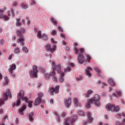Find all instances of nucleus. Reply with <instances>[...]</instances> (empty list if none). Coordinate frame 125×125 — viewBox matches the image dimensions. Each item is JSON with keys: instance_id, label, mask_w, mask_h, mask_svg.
I'll use <instances>...</instances> for the list:
<instances>
[{"instance_id": "obj_1", "label": "nucleus", "mask_w": 125, "mask_h": 125, "mask_svg": "<svg viewBox=\"0 0 125 125\" xmlns=\"http://www.w3.org/2000/svg\"><path fill=\"white\" fill-rule=\"evenodd\" d=\"M21 100H24L25 102H27L28 104V107L29 108H32L33 101H28V98L24 97V91L22 90H20L18 94V100L16 104V106H19L20 105V103H21Z\"/></svg>"}, {"instance_id": "obj_2", "label": "nucleus", "mask_w": 125, "mask_h": 125, "mask_svg": "<svg viewBox=\"0 0 125 125\" xmlns=\"http://www.w3.org/2000/svg\"><path fill=\"white\" fill-rule=\"evenodd\" d=\"M74 46L75 54H79L77 57L78 62H79L80 64L83 63V62H84L85 59H84V57H83V56L81 53H83V51H84V49H83V48H81L80 50H79L78 48H77V46H78V43L77 42H75L74 43Z\"/></svg>"}, {"instance_id": "obj_3", "label": "nucleus", "mask_w": 125, "mask_h": 125, "mask_svg": "<svg viewBox=\"0 0 125 125\" xmlns=\"http://www.w3.org/2000/svg\"><path fill=\"white\" fill-rule=\"evenodd\" d=\"M93 103L96 107H99L101 104L100 103V96L96 94L92 98L89 99L86 105V108H90V104Z\"/></svg>"}, {"instance_id": "obj_4", "label": "nucleus", "mask_w": 125, "mask_h": 125, "mask_svg": "<svg viewBox=\"0 0 125 125\" xmlns=\"http://www.w3.org/2000/svg\"><path fill=\"white\" fill-rule=\"evenodd\" d=\"M26 32V29L23 28V27H21L20 31L17 30V35L19 37L18 40V42H20L21 45H24V41H25V39H24V37H23V34Z\"/></svg>"}, {"instance_id": "obj_5", "label": "nucleus", "mask_w": 125, "mask_h": 125, "mask_svg": "<svg viewBox=\"0 0 125 125\" xmlns=\"http://www.w3.org/2000/svg\"><path fill=\"white\" fill-rule=\"evenodd\" d=\"M52 65V69H53V71L50 73V76L52 77V80L54 82H57V78L55 76L56 73L55 71H57V70H59V68H58V66H60V65H55V62H53L51 63Z\"/></svg>"}, {"instance_id": "obj_6", "label": "nucleus", "mask_w": 125, "mask_h": 125, "mask_svg": "<svg viewBox=\"0 0 125 125\" xmlns=\"http://www.w3.org/2000/svg\"><path fill=\"white\" fill-rule=\"evenodd\" d=\"M106 109L107 111L111 112H119L120 111V107L119 106H115L114 104H108L106 105Z\"/></svg>"}, {"instance_id": "obj_7", "label": "nucleus", "mask_w": 125, "mask_h": 125, "mask_svg": "<svg viewBox=\"0 0 125 125\" xmlns=\"http://www.w3.org/2000/svg\"><path fill=\"white\" fill-rule=\"evenodd\" d=\"M8 96L10 98H11L12 96L11 94L10 93V90H9L8 89L6 90V93H4L3 95V99L0 98V105L3 104V103H4V101H5V100H7Z\"/></svg>"}, {"instance_id": "obj_8", "label": "nucleus", "mask_w": 125, "mask_h": 125, "mask_svg": "<svg viewBox=\"0 0 125 125\" xmlns=\"http://www.w3.org/2000/svg\"><path fill=\"white\" fill-rule=\"evenodd\" d=\"M38 66L34 65L33 66V70L29 72V75L31 78H38Z\"/></svg>"}, {"instance_id": "obj_9", "label": "nucleus", "mask_w": 125, "mask_h": 125, "mask_svg": "<svg viewBox=\"0 0 125 125\" xmlns=\"http://www.w3.org/2000/svg\"><path fill=\"white\" fill-rule=\"evenodd\" d=\"M59 69L57 70L58 74L60 75V77L59 78V82L62 83L64 82V76H65V73L64 72H62L61 71V66H58Z\"/></svg>"}, {"instance_id": "obj_10", "label": "nucleus", "mask_w": 125, "mask_h": 125, "mask_svg": "<svg viewBox=\"0 0 125 125\" xmlns=\"http://www.w3.org/2000/svg\"><path fill=\"white\" fill-rule=\"evenodd\" d=\"M76 119L77 118H67L65 119L64 122L63 123L64 125H73L72 124L75 123L76 121Z\"/></svg>"}, {"instance_id": "obj_11", "label": "nucleus", "mask_w": 125, "mask_h": 125, "mask_svg": "<svg viewBox=\"0 0 125 125\" xmlns=\"http://www.w3.org/2000/svg\"><path fill=\"white\" fill-rule=\"evenodd\" d=\"M37 37L38 39H41L42 40H44V41H47L48 38L47 36L45 34H42V31L39 30L37 31Z\"/></svg>"}, {"instance_id": "obj_12", "label": "nucleus", "mask_w": 125, "mask_h": 125, "mask_svg": "<svg viewBox=\"0 0 125 125\" xmlns=\"http://www.w3.org/2000/svg\"><path fill=\"white\" fill-rule=\"evenodd\" d=\"M45 48L47 50L50 51V52H54V51H56V48H57V46L56 45H54L52 47L50 44H48L46 45Z\"/></svg>"}, {"instance_id": "obj_13", "label": "nucleus", "mask_w": 125, "mask_h": 125, "mask_svg": "<svg viewBox=\"0 0 125 125\" xmlns=\"http://www.w3.org/2000/svg\"><path fill=\"white\" fill-rule=\"evenodd\" d=\"M60 88V86L57 85L55 88H51L49 90V92L50 95H53L54 93H58L59 91V88Z\"/></svg>"}, {"instance_id": "obj_14", "label": "nucleus", "mask_w": 125, "mask_h": 125, "mask_svg": "<svg viewBox=\"0 0 125 125\" xmlns=\"http://www.w3.org/2000/svg\"><path fill=\"white\" fill-rule=\"evenodd\" d=\"M71 100V98H69L64 100V104L66 107H67V108H69V107H70L71 106V104H72V102Z\"/></svg>"}, {"instance_id": "obj_15", "label": "nucleus", "mask_w": 125, "mask_h": 125, "mask_svg": "<svg viewBox=\"0 0 125 125\" xmlns=\"http://www.w3.org/2000/svg\"><path fill=\"white\" fill-rule=\"evenodd\" d=\"M16 69V65L14 63L10 65V67L8 69V71L10 74H13V71Z\"/></svg>"}, {"instance_id": "obj_16", "label": "nucleus", "mask_w": 125, "mask_h": 125, "mask_svg": "<svg viewBox=\"0 0 125 125\" xmlns=\"http://www.w3.org/2000/svg\"><path fill=\"white\" fill-rule=\"evenodd\" d=\"M86 115L88 119V122H89V123H92V122H93L94 119L93 117H91V113L89 112H88Z\"/></svg>"}, {"instance_id": "obj_17", "label": "nucleus", "mask_w": 125, "mask_h": 125, "mask_svg": "<svg viewBox=\"0 0 125 125\" xmlns=\"http://www.w3.org/2000/svg\"><path fill=\"white\" fill-rule=\"evenodd\" d=\"M74 106L76 107H82V104L79 103V100L77 99V98H75L73 100Z\"/></svg>"}, {"instance_id": "obj_18", "label": "nucleus", "mask_w": 125, "mask_h": 125, "mask_svg": "<svg viewBox=\"0 0 125 125\" xmlns=\"http://www.w3.org/2000/svg\"><path fill=\"white\" fill-rule=\"evenodd\" d=\"M41 102H42V99L37 97L35 100V103H34V106H38V105L41 104Z\"/></svg>"}, {"instance_id": "obj_19", "label": "nucleus", "mask_w": 125, "mask_h": 125, "mask_svg": "<svg viewBox=\"0 0 125 125\" xmlns=\"http://www.w3.org/2000/svg\"><path fill=\"white\" fill-rule=\"evenodd\" d=\"M89 70L92 71V68H91V67H87L86 69L85 70V73L86 74L87 76H88V77H91V73L89 72Z\"/></svg>"}, {"instance_id": "obj_20", "label": "nucleus", "mask_w": 125, "mask_h": 125, "mask_svg": "<svg viewBox=\"0 0 125 125\" xmlns=\"http://www.w3.org/2000/svg\"><path fill=\"white\" fill-rule=\"evenodd\" d=\"M26 110V105H23L21 108H20L19 111V113L21 114V115H23V111H25Z\"/></svg>"}, {"instance_id": "obj_21", "label": "nucleus", "mask_w": 125, "mask_h": 125, "mask_svg": "<svg viewBox=\"0 0 125 125\" xmlns=\"http://www.w3.org/2000/svg\"><path fill=\"white\" fill-rule=\"evenodd\" d=\"M34 113L30 112L28 115L29 120L30 122H33L34 121Z\"/></svg>"}, {"instance_id": "obj_22", "label": "nucleus", "mask_w": 125, "mask_h": 125, "mask_svg": "<svg viewBox=\"0 0 125 125\" xmlns=\"http://www.w3.org/2000/svg\"><path fill=\"white\" fill-rule=\"evenodd\" d=\"M92 93H93V91L92 90H88L85 95V97L88 98L90 96V94H92Z\"/></svg>"}, {"instance_id": "obj_23", "label": "nucleus", "mask_w": 125, "mask_h": 125, "mask_svg": "<svg viewBox=\"0 0 125 125\" xmlns=\"http://www.w3.org/2000/svg\"><path fill=\"white\" fill-rule=\"evenodd\" d=\"M16 25L18 27H20V26H22V23L20 22V18L19 19H16Z\"/></svg>"}, {"instance_id": "obj_24", "label": "nucleus", "mask_w": 125, "mask_h": 125, "mask_svg": "<svg viewBox=\"0 0 125 125\" xmlns=\"http://www.w3.org/2000/svg\"><path fill=\"white\" fill-rule=\"evenodd\" d=\"M108 83L110 84V85H112V86H115V82H114L113 79H109L108 80Z\"/></svg>"}, {"instance_id": "obj_25", "label": "nucleus", "mask_w": 125, "mask_h": 125, "mask_svg": "<svg viewBox=\"0 0 125 125\" xmlns=\"http://www.w3.org/2000/svg\"><path fill=\"white\" fill-rule=\"evenodd\" d=\"M10 15H12V17H14V12L12 9H10L8 11V16H10Z\"/></svg>"}, {"instance_id": "obj_26", "label": "nucleus", "mask_w": 125, "mask_h": 125, "mask_svg": "<svg viewBox=\"0 0 125 125\" xmlns=\"http://www.w3.org/2000/svg\"><path fill=\"white\" fill-rule=\"evenodd\" d=\"M14 51L15 54H19V53H20V49L19 48H18V47H16L14 49Z\"/></svg>"}, {"instance_id": "obj_27", "label": "nucleus", "mask_w": 125, "mask_h": 125, "mask_svg": "<svg viewBox=\"0 0 125 125\" xmlns=\"http://www.w3.org/2000/svg\"><path fill=\"white\" fill-rule=\"evenodd\" d=\"M94 70L99 75H100V73H101V71L99 70V68L97 67V66H95L94 67Z\"/></svg>"}, {"instance_id": "obj_28", "label": "nucleus", "mask_w": 125, "mask_h": 125, "mask_svg": "<svg viewBox=\"0 0 125 125\" xmlns=\"http://www.w3.org/2000/svg\"><path fill=\"white\" fill-rule=\"evenodd\" d=\"M21 6L22 8H23V9H27V8H28V5H27V4H25L24 3L21 4Z\"/></svg>"}, {"instance_id": "obj_29", "label": "nucleus", "mask_w": 125, "mask_h": 125, "mask_svg": "<svg viewBox=\"0 0 125 125\" xmlns=\"http://www.w3.org/2000/svg\"><path fill=\"white\" fill-rule=\"evenodd\" d=\"M22 50H23V52L24 53H28V48H27V47H26V46H23V47H22Z\"/></svg>"}, {"instance_id": "obj_30", "label": "nucleus", "mask_w": 125, "mask_h": 125, "mask_svg": "<svg viewBox=\"0 0 125 125\" xmlns=\"http://www.w3.org/2000/svg\"><path fill=\"white\" fill-rule=\"evenodd\" d=\"M78 115H79V116H84V112L82 110H79L78 112Z\"/></svg>"}, {"instance_id": "obj_31", "label": "nucleus", "mask_w": 125, "mask_h": 125, "mask_svg": "<svg viewBox=\"0 0 125 125\" xmlns=\"http://www.w3.org/2000/svg\"><path fill=\"white\" fill-rule=\"evenodd\" d=\"M50 20L54 25H56V24H57V21H55L53 18H51Z\"/></svg>"}, {"instance_id": "obj_32", "label": "nucleus", "mask_w": 125, "mask_h": 125, "mask_svg": "<svg viewBox=\"0 0 125 125\" xmlns=\"http://www.w3.org/2000/svg\"><path fill=\"white\" fill-rule=\"evenodd\" d=\"M64 70L65 73L66 72H71V67L68 66L66 68H64Z\"/></svg>"}, {"instance_id": "obj_33", "label": "nucleus", "mask_w": 125, "mask_h": 125, "mask_svg": "<svg viewBox=\"0 0 125 125\" xmlns=\"http://www.w3.org/2000/svg\"><path fill=\"white\" fill-rule=\"evenodd\" d=\"M57 34V32L56 31V30H53L51 33V35L52 36H56V35Z\"/></svg>"}, {"instance_id": "obj_34", "label": "nucleus", "mask_w": 125, "mask_h": 125, "mask_svg": "<svg viewBox=\"0 0 125 125\" xmlns=\"http://www.w3.org/2000/svg\"><path fill=\"white\" fill-rule=\"evenodd\" d=\"M38 98H41L42 99V96H43V94L42 93H39L38 94Z\"/></svg>"}, {"instance_id": "obj_35", "label": "nucleus", "mask_w": 125, "mask_h": 125, "mask_svg": "<svg viewBox=\"0 0 125 125\" xmlns=\"http://www.w3.org/2000/svg\"><path fill=\"white\" fill-rule=\"evenodd\" d=\"M86 57L87 59V61L89 62V60L91 59V58L90 57V56H89L88 54L86 55Z\"/></svg>"}, {"instance_id": "obj_36", "label": "nucleus", "mask_w": 125, "mask_h": 125, "mask_svg": "<svg viewBox=\"0 0 125 125\" xmlns=\"http://www.w3.org/2000/svg\"><path fill=\"white\" fill-rule=\"evenodd\" d=\"M115 92L117 93V95L119 97L122 96V92H121V91H118L117 90L115 91Z\"/></svg>"}, {"instance_id": "obj_37", "label": "nucleus", "mask_w": 125, "mask_h": 125, "mask_svg": "<svg viewBox=\"0 0 125 125\" xmlns=\"http://www.w3.org/2000/svg\"><path fill=\"white\" fill-rule=\"evenodd\" d=\"M116 125H124V123L117 121L116 123Z\"/></svg>"}, {"instance_id": "obj_38", "label": "nucleus", "mask_w": 125, "mask_h": 125, "mask_svg": "<svg viewBox=\"0 0 125 125\" xmlns=\"http://www.w3.org/2000/svg\"><path fill=\"white\" fill-rule=\"evenodd\" d=\"M102 84L103 85V86H102V88H104V86H107V83L104 82H102Z\"/></svg>"}, {"instance_id": "obj_39", "label": "nucleus", "mask_w": 125, "mask_h": 125, "mask_svg": "<svg viewBox=\"0 0 125 125\" xmlns=\"http://www.w3.org/2000/svg\"><path fill=\"white\" fill-rule=\"evenodd\" d=\"M58 29L60 32L61 33H62L63 32V29H62V27H61L60 26L58 27Z\"/></svg>"}, {"instance_id": "obj_40", "label": "nucleus", "mask_w": 125, "mask_h": 125, "mask_svg": "<svg viewBox=\"0 0 125 125\" xmlns=\"http://www.w3.org/2000/svg\"><path fill=\"white\" fill-rule=\"evenodd\" d=\"M4 20H5V21H6L7 20H9V18H8V17H7V16H4V18H3Z\"/></svg>"}, {"instance_id": "obj_41", "label": "nucleus", "mask_w": 125, "mask_h": 125, "mask_svg": "<svg viewBox=\"0 0 125 125\" xmlns=\"http://www.w3.org/2000/svg\"><path fill=\"white\" fill-rule=\"evenodd\" d=\"M61 117L62 118H65L66 117V113L65 112L62 113Z\"/></svg>"}, {"instance_id": "obj_42", "label": "nucleus", "mask_w": 125, "mask_h": 125, "mask_svg": "<svg viewBox=\"0 0 125 125\" xmlns=\"http://www.w3.org/2000/svg\"><path fill=\"white\" fill-rule=\"evenodd\" d=\"M45 78H47V79H49V77H50V73L48 74V73H46L45 74Z\"/></svg>"}, {"instance_id": "obj_43", "label": "nucleus", "mask_w": 125, "mask_h": 125, "mask_svg": "<svg viewBox=\"0 0 125 125\" xmlns=\"http://www.w3.org/2000/svg\"><path fill=\"white\" fill-rule=\"evenodd\" d=\"M51 42H53V43H57V42L55 41L54 39L53 38L51 39Z\"/></svg>"}, {"instance_id": "obj_44", "label": "nucleus", "mask_w": 125, "mask_h": 125, "mask_svg": "<svg viewBox=\"0 0 125 125\" xmlns=\"http://www.w3.org/2000/svg\"><path fill=\"white\" fill-rule=\"evenodd\" d=\"M5 8H3V9H0V13H2L4 12V10H5Z\"/></svg>"}, {"instance_id": "obj_45", "label": "nucleus", "mask_w": 125, "mask_h": 125, "mask_svg": "<svg viewBox=\"0 0 125 125\" xmlns=\"http://www.w3.org/2000/svg\"><path fill=\"white\" fill-rule=\"evenodd\" d=\"M34 4H36V1L34 0H32V3H30V5H34Z\"/></svg>"}, {"instance_id": "obj_46", "label": "nucleus", "mask_w": 125, "mask_h": 125, "mask_svg": "<svg viewBox=\"0 0 125 125\" xmlns=\"http://www.w3.org/2000/svg\"><path fill=\"white\" fill-rule=\"evenodd\" d=\"M4 80L5 83H8V78H7V77H4Z\"/></svg>"}, {"instance_id": "obj_47", "label": "nucleus", "mask_w": 125, "mask_h": 125, "mask_svg": "<svg viewBox=\"0 0 125 125\" xmlns=\"http://www.w3.org/2000/svg\"><path fill=\"white\" fill-rule=\"evenodd\" d=\"M12 56H13V54H11L8 57L9 60H11V59H12Z\"/></svg>"}, {"instance_id": "obj_48", "label": "nucleus", "mask_w": 125, "mask_h": 125, "mask_svg": "<svg viewBox=\"0 0 125 125\" xmlns=\"http://www.w3.org/2000/svg\"><path fill=\"white\" fill-rule=\"evenodd\" d=\"M3 43H4V40H1L0 41V44H3Z\"/></svg>"}, {"instance_id": "obj_49", "label": "nucleus", "mask_w": 125, "mask_h": 125, "mask_svg": "<svg viewBox=\"0 0 125 125\" xmlns=\"http://www.w3.org/2000/svg\"><path fill=\"white\" fill-rule=\"evenodd\" d=\"M5 15H4L3 14H0V19H1V18H4Z\"/></svg>"}, {"instance_id": "obj_50", "label": "nucleus", "mask_w": 125, "mask_h": 125, "mask_svg": "<svg viewBox=\"0 0 125 125\" xmlns=\"http://www.w3.org/2000/svg\"><path fill=\"white\" fill-rule=\"evenodd\" d=\"M54 114H55V115L56 116H57L58 118H59V115L58 114V113L55 112L54 113Z\"/></svg>"}, {"instance_id": "obj_51", "label": "nucleus", "mask_w": 125, "mask_h": 125, "mask_svg": "<svg viewBox=\"0 0 125 125\" xmlns=\"http://www.w3.org/2000/svg\"><path fill=\"white\" fill-rule=\"evenodd\" d=\"M61 37L62 38H63L64 39V40H65V35H64V34H61Z\"/></svg>"}, {"instance_id": "obj_52", "label": "nucleus", "mask_w": 125, "mask_h": 125, "mask_svg": "<svg viewBox=\"0 0 125 125\" xmlns=\"http://www.w3.org/2000/svg\"><path fill=\"white\" fill-rule=\"evenodd\" d=\"M62 44H63V45H66V42L64 41H62Z\"/></svg>"}, {"instance_id": "obj_53", "label": "nucleus", "mask_w": 125, "mask_h": 125, "mask_svg": "<svg viewBox=\"0 0 125 125\" xmlns=\"http://www.w3.org/2000/svg\"><path fill=\"white\" fill-rule=\"evenodd\" d=\"M70 65L71 66V67H74V66H75V64H74L73 63H70Z\"/></svg>"}, {"instance_id": "obj_54", "label": "nucleus", "mask_w": 125, "mask_h": 125, "mask_svg": "<svg viewBox=\"0 0 125 125\" xmlns=\"http://www.w3.org/2000/svg\"><path fill=\"white\" fill-rule=\"evenodd\" d=\"M113 96H114L115 97H116L117 98H118V96H117V95L115 93H113L112 94Z\"/></svg>"}, {"instance_id": "obj_55", "label": "nucleus", "mask_w": 125, "mask_h": 125, "mask_svg": "<svg viewBox=\"0 0 125 125\" xmlns=\"http://www.w3.org/2000/svg\"><path fill=\"white\" fill-rule=\"evenodd\" d=\"M97 83H98V84H100V83H101V81L100 80H98Z\"/></svg>"}, {"instance_id": "obj_56", "label": "nucleus", "mask_w": 125, "mask_h": 125, "mask_svg": "<svg viewBox=\"0 0 125 125\" xmlns=\"http://www.w3.org/2000/svg\"><path fill=\"white\" fill-rule=\"evenodd\" d=\"M104 118L107 120L108 119V116L107 115H104Z\"/></svg>"}, {"instance_id": "obj_57", "label": "nucleus", "mask_w": 125, "mask_h": 125, "mask_svg": "<svg viewBox=\"0 0 125 125\" xmlns=\"http://www.w3.org/2000/svg\"><path fill=\"white\" fill-rule=\"evenodd\" d=\"M17 3H18L17 2H14L13 5H15V6L17 5Z\"/></svg>"}, {"instance_id": "obj_58", "label": "nucleus", "mask_w": 125, "mask_h": 125, "mask_svg": "<svg viewBox=\"0 0 125 125\" xmlns=\"http://www.w3.org/2000/svg\"><path fill=\"white\" fill-rule=\"evenodd\" d=\"M50 103H51V104H53V100L51 99L50 100Z\"/></svg>"}, {"instance_id": "obj_59", "label": "nucleus", "mask_w": 125, "mask_h": 125, "mask_svg": "<svg viewBox=\"0 0 125 125\" xmlns=\"http://www.w3.org/2000/svg\"><path fill=\"white\" fill-rule=\"evenodd\" d=\"M21 21L23 24H25V20L24 19H22Z\"/></svg>"}, {"instance_id": "obj_60", "label": "nucleus", "mask_w": 125, "mask_h": 125, "mask_svg": "<svg viewBox=\"0 0 125 125\" xmlns=\"http://www.w3.org/2000/svg\"><path fill=\"white\" fill-rule=\"evenodd\" d=\"M1 79H2V75L0 73V80H1Z\"/></svg>"}, {"instance_id": "obj_61", "label": "nucleus", "mask_w": 125, "mask_h": 125, "mask_svg": "<svg viewBox=\"0 0 125 125\" xmlns=\"http://www.w3.org/2000/svg\"><path fill=\"white\" fill-rule=\"evenodd\" d=\"M112 89H112L111 87H109V91H112Z\"/></svg>"}, {"instance_id": "obj_62", "label": "nucleus", "mask_w": 125, "mask_h": 125, "mask_svg": "<svg viewBox=\"0 0 125 125\" xmlns=\"http://www.w3.org/2000/svg\"><path fill=\"white\" fill-rule=\"evenodd\" d=\"M31 22V21H30L29 20L27 21V24H30V23Z\"/></svg>"}, {"instance_id": "obj_63", "label": "nucleus", "mask_w": 125, "mask_h": 125, "mask_svg": "<svg viewBox=\"0 0 125 125\" xmlns=\"http://www.w3.org/2000/svg\"><path fill=\"white\" fill-rule=\"evenodd\" d=\"M122 115L123 117H125V114L124 112H122Z\"/></svg>"}, {"instance_id": "obj_64", "label": "nucleus", "mask_w": 125, "mask_h": 125, "mask_svg": "<svg viewBox=\"0 0 125 125\" xmlns=\"http://www.w3.org/2000/svg\"><path fill=\"white\" fill-rule=\"evenodd\" d=\"M87 124V122H85L83 123L84 125H85Z\"/></svg>"}]
</instances>
